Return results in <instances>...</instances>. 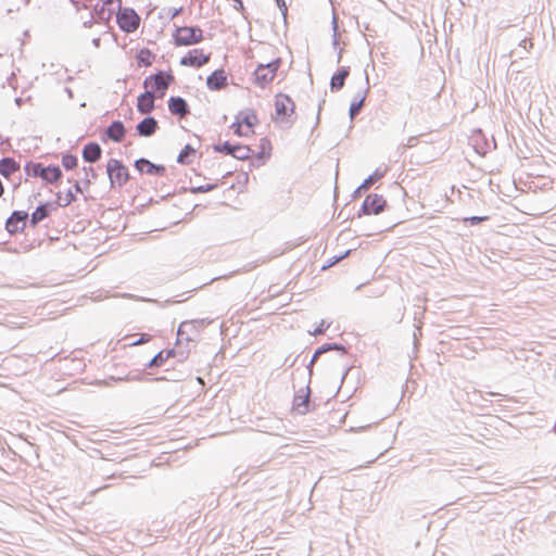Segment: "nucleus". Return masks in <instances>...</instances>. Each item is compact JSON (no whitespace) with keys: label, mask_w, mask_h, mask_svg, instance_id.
<instances>
[{"label":"nucleus","mask_w":556,"mask_h":556,"mask_svg":"<svg viewBox=\"0 0 556 556\" xmlns=\"http://www.w3.org/2000/svg\"><path fill=\"white\" fill-rule=\"evenodd\" d=\"M351 67L350 66H340L338 70L332 74L330 78V91L331 92H339L343 89L345 86V80L350 76Z\"/></svg>","instance_id":"obj_22"},{"label":"nucleus","mask_w":556,"mask_h":556,"mask_svg":"<svg viewBox=\"0 0 556 556\" xmlns=\"http://www.w3.org/2000/svg\"><path fill=\"white\" fill-rule=\"evenodd\" d=\"M137 111L140 114H151L155 110L154 90L147 89L137 97Z\"/></svg>","instance_id":"obj_20"},{"label":"nucleus","mask_w":556,"mask_h":556,"mask_svg":"<svg viewBox=\"0 0 556 556\" xmlns=\"http://www.w3.org/2000/svg\"><path fill=\"white\" fill-rule=\"evenodd\" d=\"M175 81V76L170 70H159L155 74L147 76L143 80L144 89H168Z\"/></svg>","instance_id":"obj_10"},{"label":"nucleus","mask_w":556,"mask_h":556,"mask_svg":"<svg viewBox=\"0 0 556 556\" xmlns=\"http://www.w3.org/2000/svg\"><path fill=\"white\" fill-rule=\"evenodd\" d=\"M217 187H218L217 182L206 184V185L191 187V188H189V191L193 194L206 193V192L215 190Z\"/></svg>","instance_id":"obj_38"},{"label":"nucleus","mask_w":556,"mask_h":556,"mask_svg":"<svg viewBox=\"0 0 556 556\" xmlns=\"http://www.w3.org/2000/svg\"><path fill=\"white\" fill-rule=\"evenodd\" d=\"M141 23V17L134 8L119 7L116 11V24L125 34L135 33Z\"/></svg>","instance_id":"obj_5"},{"label":"nucleus","mask_w":556,"mask_h":556,"mask_svg":"<svg viewBox=\"0 0 556 556\" xmlns=\"http://www.w3.org/2000/svg\"><path fill=\"white\" fill-rule=\"evenodd\" d=\"M230 128L232 129L233 134L238 137L248 136V134L242 130V125L237 117H235V122L230 125Z\"/></svg>","instance_id":"obj_44"},{"label":"nucleus","mask_w":556,"mask_h":556,"mask_svg":"<svg viewBox=\"0 0 556 556\" xmlns=\"http://www.w3.org/2000/svg\"><path fill=\"white\" fill-rule=\"evenodd\" d=\"M108 7V15L105 16L104 18V22H109L111 18H112V15L115 14L116 15V11H117V8H113L112 5H106Z\"/></svg>","instance_id":"obj_54"},{"label":"nucleus","mask_w":556,"mask_h":556,"mask_svg":"<svg viewBox=\"0 0 556 556\" xmlns=\"http://www.w3.org/2000/svg\"><path fill=\"white\" fill-rule=\"evenodd\" d=\"M363 27H364V30H365V31H368V33H369L368 35H366V34H364V33H363V35H364V37H365V40H366L367 45H368V46H370V41H369L368 37H372L371 31H374V29L371 28V26H370V24H369V23H365V24L363 25Z\"/></svg>","instance_id":"obj_50"},{"label":"nucleus","mask_w":556,"mask_h":556,"mask_svg":"<svg viewBox=\"0 0 556 556\" xmlns=\"http://www.w3.org/2000/svg\"><path fill=\"white\" fill-rule=\"evenodd\" d=\"M192 334H197L194 330V324L190 320L181 321L177 329L176 344H179L184 340L187 342L194 341Z\"/></svg>","instance_id":"obj_26"},{"label":"nucleus","mask_w":556,"mask_h":556,"mask_svg":"<svg viewBox=\"0 0 556 556\" xmlns=\"http://www.w3.org/2000/svg\"><path fill=\"white\" fill-rule=\"evenodd\" d=\"M76 194H77V192L75 190H73L72 188L67 189V191L65 193V202H60L59 207H65L70 204H72L73 202H75L77 200Z\"/></svg>","instance_id":"obj_42"},{"label":"nucleus","mask_w":556,"mask_h":556,"mask_svg":"<svg viewBox=\"0 0 556 556\" xmlns=\"http://www.w3.org/2000/svg\"><path fill=\"white\" fill-rule=\"evenodd\" d=\"M238 178V182L247 184L249 181V175L247 172H242L241 174H239Z\"/></svg>","instance_id":"obj_59"},{"label":"nucleus","mask_w":556,"mask_h":556,"mask_svg":"<svg viewBox=\"0 0 556 556\" xmlns=\"http://www.w3.org/2000/svg\"><path fill=\"white\" fill-rule=\"evenodd\" d=\"M300 355H298L296 357H294L293 359H290V356H288L285 362H283V365H288L289 368L293 367L295 365V363L298 362Z\"/></svg>","instance_id":"obj_58"},{"label":"nucleus","mask_w":556,"mask_h":556,"mask_svg":"<svg viewBox=\"0 0 556 556\" xmlns=\"http://www.w3.org/2000/svg\"><path fill=\"white\" fill-rule=\"evenodd\" d=\"M469 144L480 156H485L491 150L496 149V141L494 137L492 136L491 140H489L481 128L472 130V134L469 137Z\"/></svg>","instance_id":"obj_9"},{"label":"nucleus","mask_w":556,"mask_h":556,"mask_svg":"<svg viewBox=\"0 0 556 556\" xmlns=\"http://www.w3.org/2000/svg\"><path fill=\"white\" fill-rule=\"evenodd\" d=\"M365 81H366V87L364 89L358 90L353 96L352 101L350 103L349 117H350L351 122H353L356 118V116L361 113V111L363 110L367 94L370 89L368 74L366 71H365Z\"/></svg>","instance_id":"obj_14"},{"label":"nucleus","mask_w":556,"mask_h":556,"mask_svg":"<svg viewBox=\"0 0 556 556\" xmlns=\"http://www.w3.org/2000/svg\"><path fill=\"white\" fill-rule=\"evenodd\" d=\"M122 1H123V0H101V2H103V3H104V4H106V5H112V4H113V2H116V3H117V9H118L119 7H122Z\"/></svg>","instance_id":"obj_63"},{"label":"nucleus","mask_w":556,"mask_h":556,"mask_svg":"<svg viewBox=\"0 0 556 556\" xmlns=\"http://www.w3.org/2000/svg\"><path fill=\"white\" fill-rule=\"evenodd\" d=\"M73 188L77 193H83L86 189L85 186L83 187V184L78 180H74Z\"/></svg>","instance_id":"obj_55"},{"label":"nucleus","mask_w":556,"mask_h":556,"mask_svg":"<svg viewBox=\"0 0 556 556\" xmlns=\"http://www.w3.org/2000/svg\"><path fill=\"white\" fill-rule=\"evenodd\" d=\"M181 12H182V7H180V8H169L168 9V15H169L170 20L175 18Z\"/></svg>","instance_id":"obj_52"},{"label":"nucleus","mask_w":556,"mask_h":556,"mask_svg":"<svg viewBox=\"0 0 556 556\" xmlns=\"http://www.w3.org/2000/svg\"><path fill=\"white\" fill-rule=\"evenodd\" d=\"M172 37L176 47L194 46L204 40L203 30L199 25L175 26Z\"/></svg>","instance_id":"obj_2"},{"label":"nucleus","mask_w":556,"mask_h":556,"mask_svg":"<svg viewBox=\"0 0 556 556\" xmlns=\"http://www.w3.org/2000/svg\"><path fill=\"white\" fill-rule=\"evenodd\" d=\"M330 327V323H326L324 319L320 321V324L315 328V330L312 332L314 336H320L324 334L327 329Z\"/></svg>","instance_id":"obj_46"},{"label":"nucleus","mask_w":556,"mask_h":556,"mask_svg":"<svg viewBox=\"0 0 556 556\" xmlns=\"http://www.w3.org/2000/svg\"><path fill=\"white\" fill-rule=\"evenodd\" d=\"M153 90H154V101L156 99H163L167 91V89H159V90L153 89Z\"/></svg>","instance_id":"obj_57"},{"label":"nucleus","mask_w":556,"mask_h":556,"mask_svg":"<svg viewBox=\"0 0 556 556\" xmlns=\"http://www.w3.org/2000/svg\"><path fill=\"white\" fill-rule=\"evenodd\" d=\"M112 379H114L115 381H142L143 374L140 370H135V371H130L125 377H118V378L112 377Z\"/></svg>","instance_id":"obj_40"},{"label":"nucleus","mask_w":556,"mask_h":556,"mask_svg":"<svg viewBox=\"0 0 556 556\" xmlns=\"http://www.w3.org/2000/svg\"><path fill=\"white\" fill-rule=\"evenodd\" d=\"M46 166L40 162L28 161L24 164V172L28 178H40Z\"/></svg>","instance_id":"obj_30"},{"label":"nucleus","mask_w":556,"mask_h":556,"mask_svg":"<svg viewBox=\"0 0 556 556\" xmlns=\"http://www.w3.org/2000/svg\"><path fill=\"white\" fill-rule=\"evenodd\" d=\"M153 380H156V381H161V380H172V381H178L180 380V375H176L175 372H173L169 377H157V378H154Z\"/></svg>","instance_id":"obj_51"},{"label":"nucleus","mask_w":556,"mask_h":556,"mask_svg":"<svg viewBox=\"0 0 556 556\" xmlns=\"http://www.w3.org/2000/svg\"><path fill=\"white\" fill-rule=\"evenodd\" d=\"M106 174L112 189L124 187L130 179L128 167L123 161L117 159H110L108 161Z\"/></svg>","instance_id":"obj_4"},{"label":"nucleus","mask_w":556,"mask_h":556,"mask_svg":"<svg viewBox=\"0 0 556 556\" xmlns=\"http://www.w3.org/2000/svg\"><path fill=\"white\" fill-rule=\"evenodd\" d=\"M257 153L253 152V155L250 159V169L252 167H260L264 165L271 155V142L267 137H263L260 140Z\"/></svg>","instance_id":"obj_16"},{"label":"nucleus","mask_w":556,"mask_h":556,"mask_svg":"<svg viewBox=\"0 0 556 556\" xmlns=\"http://www.w3.org/2000/svg\"><path fill=\"white\" fill-rule=\"evenodd\" d=\"M92 45H93V47H96V48H100V46H101V38H100V37H96V38H93V39H92Z\"/></svg>","instance_id":"obj_64"},{"label":"nucleus","mask_w":556,"mask_h":556,"mask_svg":"<svg viewBox=\"0 0 556 556\" xmlns=\"http://www.w3.org/2000/svg\"><path fill=\"white\" fill-rule=\"evenodd\" d=\"M490 219V216L488 215H482V216H468V217H464L462 219V222L465 224V225H469V226H477L483 222H486Z\"/></svg>","instance_id":"obj_41"},{"label":"nucleus","mask_w":556,"mask_h":556,"mask_svg":"<svg viewBox=\"0 0 556 556\" xmlns=\"http://www.w3.org/2000/svg\"><path fill=\"white\" fill-rule=\"evenodd\" d=\"M388 207V202L383 195L378 193H369L365 197L355 217L361 218L365 215H379Z\"/></svg>","instance_id":"obj_7"},{"label":"nucleus","mask_w":556,"mask_h":556,"mask_svg":"<svg viewBox=\"0 0 556 556\" xmlns=\"http://www.w3.org/2000/svg\"><path fill=\"white\" fill-rule=\"evenodd\" d=\"M236 117L242 126L244 125L251 129H253L260 123L256 112L253 109L242 110L236 115Z\"/></svg>","instance_id":"obj_28"},{"label":"nucleus","mask_w":556,"mask_h":556,"mask_svg":"<svg viewBox=\"0 0 556 556\" xmlns=\"http://www.w3.org/2000/svg\"><path fill=\"white\" fill-rule=\"evenodd\" d=\"M235 2V10L238 11L244 18H248V12L242 0H232Z\"/></svg>","instance_id":"obj_49"},{"label":"nucleus","mask_w":556,"mask_h":556,"mask_svg":"<svg viewBox=\"0 0 556 556\" xmlns=\"http://www.w3.org/2000/svg\"><path fill=\"white\" fill-rule=\"evenodd\" d=\"M62 166L64 167L65 170H73L75 168H77L78 166V157L77 155L66 151L64 153H62Z\"/></svg>","instance_id":"obj_32"},{"label":"nucleus","mask_w":556,"mask_h":556,"mask_svg":"<svg viewBox=\"0 0 556 556\" xmlns=\"http://www.w3.org/2000/svg\"><path fill=\"white\" fill-rule=\"evenodd\" d=\"M94 22L96 21L93 20V16L90 15V18L83 23V27L84 28H91L93 26Z\"/></svg>","instance_id":"obj_62"},{"label":"nucleus","mask_w":556,"mask_h":556,"mask_svg":"<svg viewBox=\"0 0 556 556\" xmlns=\"http://www.w3.org/2000/svg\"><path fill=\"white\" fill-rule=\"evenodd\" d=\"M143 301L146 302H152L154 304H156L157 306L162 307V308H165L169 305H173V304H176V303H180V301H175L173 299H167L163 302L159 301V300H153V299H142ZM185 300H181V302H184Z\"/></svg>","instance_id":"obj_43"},{"label":"nucleus","mask_w":556,"mask_h":556,"mask_svg":"<svg viewBox=\"0 0 556 556\" xmlns=\"http://www.w3.org/2000/svg\"><path fill=\"white\" fill-rule=\"evenodd\" d=\"M63 172L58 164H49L45 167L42 182L47 186L60 187L63 180Z\"/></svg>","instance_id":"obj_17"},{"label":"nucleus","mask_w":556,"mask_h":556,"mask_svg":"<svg viewBox=\"0 0 556 556\" xmlns=\"http://www.w3.org/2000/svg\"><path fill=\"white\" fill-rule=\"evenodd\" d=\"M276 5L281 12V15L283 17L285 23H287V15H288V7L286 3V0H274Z\"/></svg>","instance_id":"obj_47"},{"label":"nucleus","mask_w":556,"mask_h":556,"mask_svg":"<svg viewBox=\"0 0 556 556\" xmlns=\"http://www.w3.org/2000/svg\"><path fill=\"white\" fill-rule=\"evenodd\" d=\"M168 111L170 114L185 117L190 114V106L187 100L180 96H170L167 100Z\"/></svg>","instance_id":"obj_21"},{"label":"nucleus","mask_w":556,"mask_h":556,"mask_svg":"<svg viewBox=\"0 0 556 556\" xmlns=\"http://www.w3.org/2000/svg\"><path fill=\"white\" fill-rule=\"evenodd\" d=\"M519 47H521L525 51H529V48H532V42L528 38H523L519 42Z\"/></svg>","instance_id":"obj_53"},{"label":"nucleus","mask_w":556,"mask_h":556,"mask_svg":"<svg viewBox=\"0 0 556 556\" xmlns=\"http://www.w3.org/2000/svg\"><path fill=\"white\" fill-rule=\"evenodd\" d=\"M227 86L228 75L224 68H217L206 77V87L211 91H219Z\"/></svg>","instance_id":"obj_18"},{"label":"nucleus","mask_w":556,"mask_h":556,"mask_svg":"<svg viewBox=\"0 0 556 556\" xmlns=\"http://www.w3.org/2000/svg\"><path fill=\"white\" fill-rule=\"evenodd\" d=\"M152 339V336L149 333H141L139 338L129 343V346H137L144 343H148Z\"/></svg>","instance_id":"obj_45"},{"label":"nucleus","mask_w":556,"mask_h":556,"mask_svg":"<svg viewBox=\"0 0 556 556\" xmlns=\"http://www.w3.org/2000/svg\"><path fill=\"white\" fill-rule=\"evenodd\" d=\"M330 351H337L340 353V355L348 354V348L338 342L324 343L315 350L311 357V361L306 365L308 382L304 388H301L298 392H295L293 396L292 410L296 412L299 415H306L311 412H314L316 408V404L311 401L312 390L309 387L313 376V366L320 355Z\"/></svg>","instance_id":"obj_1"},{"label":"nucleus","mask_w":556,"mask_h":556,"mask_svg":"<svg viewBox=\"0 0 556 556\" xmlns=\"http://www.w3.org/2000/svg\"><path fill=\"white\" fill-rule=\"evenodd\" d=\"M159 128L157 119L149 114L136 125V135L149 138L152 137Z\"/></svg>","instance_id":"obj_19"},{"label":"nucleus","mask_w":556,"mask_h":556,"mask_svg":"<svg viewBox=\"0 0 556 556\" xmlns=\"http://www.w3.org/2000/svg\"><path fill=\"white\" fill-rule=\"evenodd\" d=\"M331 29H332L331 46L333 49H337L340 45V29H339V23H338V15L334 12L332 13Z\"/></svg>","instance_id":"obj_33"},{"label":"nucleus","mask_w":556,"mask_h":556,"mask_svg":"<svg viewBox=\"0 0 556 556\" xmlns=\"http://www.w3.org/2000/svg\"><path fill=\"white\" fill-rule=\"evenodd\" d=\"M127 135V129L124 123L119 119L112 121L111 124L104 128L101 132V141L106 143L108 141H112L115 143H121L124 141Z\"/></svg>","instance_id":"obj_12"},{"label":"nucleus","mask_w":556,"mask_h":556,"mask_svg":"<svg viewBox=\"0 0 556 556\" xmlns=\"http://www.w3.org/2000/svg\"><path fill=\"white\" fill-rule=\"evenodd\" d=\"M281 64H282V59L280 56H278L267 63H264V66L262 68L267 70V73H275V76H276Z\"/></svg>","instance_id":"obj_39"},{"label":"nucleus","mask_w":556,"mask_h":556,"mask_svg":"<svg viewBox=\"0 0 556 556\" xmlns=\"http://www.w3.org/2000/svg\"><path fill=\"white\" fill-rule=\"evenodd\" d=\"M195 149L190 143H187L179 152L177 156V163L181 165L191 164L192 157L195 155Z\"/></svg>","instance_id":"obj_31"},{"label":"nucleus","mask_w":556,"mask_h":556,"mask_svg":"<svg viewBox=\"0 0 556 556\" xmlns=\"http://www.w3.org/2000/svg\"><path fill=\"white\" fill-rule=\"evenodd\" d=\"M212 53H204L203 49L195 48L189 50L179 61L181 66L200 68L207 64L211 60Z\"/></svg>","instance_id":"obj_13"},{"label":"nucleus","mask_w":556,"mask_h":556,"mask_svg":"<svg viewBox=\"0 0 556 556\" xmlns=\"http://www.w3.org/2000/svg\"><path fill=\"white\" fill-rule=\"evenodd\" d=\"M59 205V201L39 202L31 214H29V227L36 228L42 220L48 218Z\"/></svg>","instance_id":"obj_11"},{"label":"nucleus","mask_w":556,"mask_h":556,"mask_svg":"<svg viewBox=\"0 0 556 556\" xmlns=\"http://www.w3.org/2000/svg\"><path fill=\"white\" fill-rule=\"evenodd\" d=\"M81 156L86 163L93 164L101 159L102 148L98 142L90 141L84 146Z\"/></svg>","instance_id":"obj_24"},{"label":"nucleus","mask_w":556,"mask_h":556,"mask_svg":"<svg viewBox=\"0 0 556 556\" xmlns=\"http://www.w3.org/2000/svg\"><path fill=\"white\" fill-rule=\"evenodd\" d=\"M83 170L86 174V177L84 178L83 182L85 185V188H89L91 179L96 180L98 178V173L92 166H84Z\"/></svg>","instance_id":"obj_37"},{"label":"nucleus","mask_w":556,"mask_h":556,"mask_svg":"<svg viewBox=\"0 0 556 556\" xmlns=\"http://www.w3.org/2000/svg\"><path fill=\"white\" fill-rule=\"evenodd\" d=\"M166 358L164 356V354L162 353V351H160L159 353H156L146 365H144V368L146 369H154V368H159V367H162L166 364Z\"/></svg>","instance_id":"obj_34"},{"label":"nucleus","mask_w":556,"mask_h":556,"mask_svg":"<svg viewBox=\"0 0 556 556\" xmlns=\"http://www.w3.org/2000/svg\"><path fill=\"white\" fill-rule=\"evenodd\" d=\"M20 168V163L11 156H4L0 160V175L5 179H10V177L18 172Z\"/></svg>","instance_id":"obj_27"},{"label":"nucleus","mask_w":556,"mask_h":556,"mask_svg":"<svg viewBox=\"0 0 556 556\" xmlns=\"http://www.w3.org/2000/svg\"><path fill=\"white\" fill-rule=\"evenodd\" d=\"M212 148L216 153L230 155L239 161L250 160L253 155V150L251 147L241 142H230L226 140L224 142L214 143Z\"/></svg>","instance_id":"obj_3"},{"label":"nucleus","mask_w":556,"mask_h":556,"mask_svg":"<svg viewBox=\"0 0 556 556\" xmlns=\"http://www.w3.org/2000/svg\"><path fill=\"white\" fill-rule=\"evenodd\" d=\"M352 252V250H346L344 251L343 253L341 254H338V255H333L331 256L330 258H328L326 261V263L321 266V270H326V269H329L330 267L337 265L339 262H341L342 260H344L350 253Z\"/></svg>","instance_id":"obj_35"},{"label":"nucleus","mask_w":556,"mask_h":556,"mask_svg":"<svg viewBox=\"0 0 556 556\" xmlns=\"http://www.w3.org/2000/svg\"><path fill=\"white\" fill-rule=\"evenodd\" d=\"M384 174V170H380L379 168L375 169L374 173L370 174L366 179H364L363 182L353 191L352 198L354 200L361 198L362 194L366 192L372 184L382 179Z\"/></svg>","instance_id":"obj_23"},{"label":"nucleus","mask_w":556,"mask_h":556,"mask_svg":"<svg viewBox=\"0 0 556 556\" xmlns=\"http://www.w3.org/2000/svg\"><path fill=\"white\" fill-rule=\"evenodd\" d=\"M337 50V63L340 64L343 58L344 49L340 46L336 49Z\"/></svg>","instance_id":"obj_60"},{"label":"nucleus","mask_w":556,"mask_h":556,"mask_svg":"<svg viewBox=\"0 0 556 556\" xmlns=\"http://www.w3.org/2000/svg\"><path fill=\"white\" fill-rule=\"evenodd\" d=\"M27 226H29V214L22 210H14L4 223V228L10 236L23 233Z\"/></svg>","instance_id":"obj_8"},{"label":"nucleus","mask_w":556,"mask_h":556,"mask_svg":"<svg viewBox=\"0 0 556 556\" xmlns=\"http://www.w3.org/2000/svg\"><path fill=\"white\" fill-rule=\"evenodd\" d=\"M155 54L149 48H142L136 53V62L139 67H149L152 65Z\"/></svg>","instance_id":"obj_29"},{"label":"nucleus","mask_w":556,"mask_h":556,"mask_svg":"<svg viewBox=\"0 0 556 556\" xmlns=\"http://www.w3.org/2000/svg\"><path fill=\"white\" fill-rule=\"evenodd\" d=\"M192 324H194V330L195 333L199 334L200 328L204 327L205 325L210 324L211 320L206 318H199V319H192L190 320Z\"/></svg>","instance_id":"obj_48"},{"label":"nucleus","mask_w":556,"mask_h":556,"mask_svg":"<svg viewBox=\"0 0 556 556\" xmlns=\"http://www.w3.org/2000/svg\"><path fill=\"white\" fill-rule=\"evenodd\" d=\"M326 100L325 99H321L318 103V112H317V116H316V125L319 123V116H320V112L323 110V105L325 104Z\"/></svg>","instance_id":"obj_61"},{"label":"nucleus","mask_w":556,"mask_h":556,"mask_svg":"<svg viewBox=\"0 0 556 556\" xmlns=\"http://www.w3.org/2000/svg\"><path fill=\"white\" fill-rule=\"evenodd\" d=\"M162 353L164 354L166 361L170 357L176 356V350L175 349H168V350H162Z\"/></svg>","instance_id":"obj_56"},{"label":"nucleus","mask_w":556,"mask_h":556,"mask_svg":"<svg viewBox=\"0 0 556 556\" xmlns=\"http://www.w3.org/2000/svg\"><path fill=\"white\" fill-rule=\"evenodd\" d=\"M106 11V4H104L103 2H98L93 5L92 8V12H91V16H96L97 17V22H104V13Z\"/></svg>","instance_id":"obj_36"},{"label":"nucleus","mask_w":556,"mask_h":556,"mask_svg":"<svg viewBox=\"0 0 556 556\" xmlns=\"http://www.w3.org/2000/svg\"><path fill=\"white\" fill-rule=\"evenodd\" d=\"M264 63H258L254 70L253 83L261 88H265L274 78L275 73H267V70H263Z\"/></svg>","instance_id":"obj_25"},{"label":"nucleus","mask_w":556,"mask_h":556,"mask_svg":"<svg viewBox=\"0 0 556 556\" xmlns=\"http://www.w3.org/2000/svg\"><path fill=\"white\" fill-rule=\"evenodd\" d=\"M134 167L141 175L147 174L151 176L163 177L166 175V166L163 164H155L147 157H140L135 161Z\"/></svg>","instance_id":"obj_15"},{"label":"nucleus","mask_w":556,"mask_h":556,"mask_svg":"<svg viewBox=\"0 0 556 556\" xmlns=\"http://www.w3.org/2000/svg\"><path fill=\"white\" fill-rule=\"evenodd\" d=\"M275 111L277 121L286 123L289 126L294 123L292 116L295 112V103L289 94L279 92L275 97Z\"/></svg>","instance_id":"obj_6"}]
</instances>
